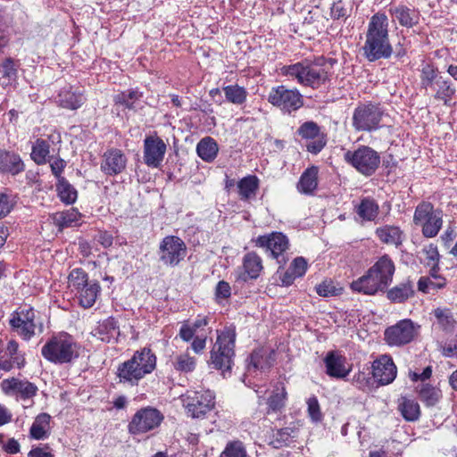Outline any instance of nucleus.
<instances>
[{
    "mask_svg": "<svg viewBox=\"0 0 457 457\" xmlns=\"http://www.w3.org/2000/svg\"><path fill=\"white\" fill-rule=\"evenodd\" d=\"M419 326L411 320H403L385 331V340L389 345L401 346L411 342L418 335Z\"/></svg>",
    "mask_w": 457,
    "mask_h": 457,
    "instance_id": "obj_15",
    "label": "nucleus"
},
{
    "mask_svg": "<svg viewBox=\"0 0 457 457\" xmlns=\"http://www.w3.org/2000/svg\"><path fill=\"white\" fill-rule=\"evenodd\" d=\"M208 331H203L200 334H196L192 338L191 349L197 354L203 353L206 346V340L208 337Z\"/></svg>",
    "mask_w": 457,
    "mask_h": 457,
    "instance_id": "obj_58",
    "label": "nucleus"
},
{
    "mask_svg": "<svg viewBox=\"0 0 457 457\" xmlns=\"http://www.w3.org/2000/svg\"><path fill=\"white\" fill-rule=\"evenodd\" d=\"M437 347L444 356L457 358V340L453 345H449L447 346L443 345V344L440 342H437Z\"/></svg>",
    "mask_w": 457,
    "mask_h": 457,
    "instance_id": "obj_64",
    "label": "nucleus"
},
{
    "mask_svg": "<svg viewBox=\"0 0 457 457\" xmlns=\"http://www.w3.org/2000/svg\"><path fill=\"white\" fill-rule=\"evenodd\" d=\"M268 102L284 113L290 114L303 105V96L297 89H290L286 86H278L270 89Z\"/></svg>",
    "mask_w": 457,
    "mask_h": 457,
    "instance_id": "obj_8",
    "label": "nucleus"
},
{
    "mask_svg": "<svg viewBox=\"0 0 457 457\" xmlns=\"http://www.w3.org/2000/svg\"><path fill=\"white\" fill-rule=\"evenodd\" d=\"M243 269L239 276L243 281L257 278L263 269L262 258L254 252L247 253L243 258Z\"/></svg>",
    "mask_w": 457,
    "mask_h": 457,
    "instance_id": "obj_28",
    "label": "nucleus"
},
{
    "mask_svg": "<svg viewBox=\"0 0 457 457\" xmlns=\"http://www.w3.org/2000/svg\"><path fill=\"white\" fill-rule=\"evenodd\" d=\"M255 245L264 248L270 252L272 258L277 259L278 262L279 257L287 251L289 247V241L286 235L282 232H271L267 235L259 236L254 239Z\"/></svg>",
    "mask_w": 457,
    "mask_h": 457,
    "instance_id": "obj_16",
    "label": "nucleus"
},
{
    "mask_svg": "<svg viewBox=\"0 0 457 457\" xmlns=\"http://www.w3.org/2000/svg\"><path fill=\"white\" fill-rule=\"evenodd\" d=\"M318 167L307 168L300 177L296 186L297 190L304 195L312 194L318 187Z\"/></svg>",
    "mask_w": 457,
    "mask_h": 457,
    "instance_id": "obj_31",
    "label": "nucleus"
},
{
    "mask_svg": "<svg viewBox=\"0 0 457 457\" xmlns=\"http://www.w3.org/2000/svg\"><path fill=\"white\" fill-rule=\"evenodd\" d=\"M289 267L292 272H295L296 276L301 278L307 270V262L303 257H297L292 262Z\"/></svg>",
    "mask_w": 457,
    "mask_h": 457,
    "instance_id": "obj_59",
    "label": "nucleus"
},
{
    "mask_svg": "<svg viewBox=\"0 0 457 457\" xmlns=\"http://www.w3.org/2000/svg\"><path fill=\"white\" fill-rule=\"evenodd\" d=\"M231 295L229 284L224 280L220 281L215 289V295L218 299H227Z\"/></svg>",
    "mask_w": 457,
    "mask_h": 457,
    "instance_id": "obj_63",
    "label": "nucleus"
},
{
    "mask_svg": "<svg viewBox=\"0 0 457 457\" xmlns=\"http://www.w3.org/2000/svg\"><path fill=\"white\" fill-rule=\"evenodd\" d=\"M6 354L9 359L16 364V368L21 369L25 366L26 360L24 353H21L19 349V344L15 340H11L7 344L6 347Z\"/></svg>",
    "mask_w": 457,
    "mask_h": 457,
    "instance_id": "obj_49",
    "label": "nucleus"
},
{
    "mask_svg": "<svg viewBox=\"0 0 457 457\" xmlns=\"http://www.w3.org/2000/svg\"><path fill=\"white\" fill-rule=\"evenodd\" d=\"M330 68V62L319 57L313 61L305 59L294 64L284 65L280 68V73L296 80L303 87L317 89L329 80Z\"/></svg>",
    "mask_w": 457,
    "mask_h": 457,
    "instance_id": "obj_2",
    "label": "nucleus"
},
{
    "mask_svg": "<svg viewBox=\"0 0 457 457\" xmlns=\"http://www.w3.org/2000/svg\"><path fill=\"white\" fill-rule=\"evenodd\" d=\"M345 161L361 175H373L380 164L379 154L367 145H361L355 150H348L344 154Z\"/></svg>",
    "mask_w": 457,
    "mask_h": 457,
    "instance_id": "obj_7",
    "label": "nucleus"
},
{
    "mask_svg": "<svg viewBox=\"0 0 457 457\" xmlns=\"http://www.w3.org/2000/svg\"><path fill=\"white\" fill-rule=\"evenodd\" d=\"M61 143V137L50 135L47 138H37L31 147L30 158L37 165L47 163L52 154H55V144Z\"/></svg>",
    "mask_w": 457,
    "mask_h": 457,
    "instance_id": "obj_20",
    "label": "nucleus"
},
{
    "mask_svg": "<svg viewBox=\"0 0 457 457\" xmlns=\"http://www.w3.org/2000/svg\"><path fill=\"white\" fill-rule=\"evenodd\" d=\"M156 368V355L147 347L136 351L132 357L119 365L117 375L120 382L136 386Z\"/></svg>",
    "mask_w": 457,
    "mask_h": 457,
    "instance_id": "obj_4",
    "label": "nucleus"
},
{
    "mask_svg": "<svg viewBox=\"0 0 457 457\" xmlns=\"http://www.w3.org/2000/svg\"><path fill=\"white\" fill-rule=\"evenodd\" d=\"M3 74L9 79H14L17 76V66L11 59H6L2 65Z\"/></svg>",
    "mask_w": 457,
    "mask_h": 457,
    "instance_id": "obj_61",
    "label": "nucleus"
},
{
    "mask_svg": "<svg viewBox=\"0 0 457 457\" xmlns=\"http://www.w3.org/2000/svg\"><path fill=\"white\" fill-rule=\"evenodd\" d=\"M273 361L272 354L267 353L263 349L253 351L250 355L247 370L250 374L256 370L264 371L272 366Z\"/></svg>",
    "mask_w": 457,
    "mask_h": 457,
    "instance_id": "obj_33",
    "label": "nucleus"
},
{
    "mask_svg": "<svg viewBox=\"0 0 457 457\" xmlns=\"http://www.w3.org/2000/svg\"><path fill=\"white\" fill-rule=\"evenodd\" d=\"M90 281L87 273L83 269L76 268L68 276V287L72 293H75L90 283Z\"/></svg>",
    "mask_w": 457,
    "mask_h": 457,
    "instance_id": "obj_45",
    "label": "nucleus"
},
{
    "mask_svg": "<svg viewBox=\"0 0 457 457\" xmlns=\"http://www.w3.org/2000/svg\"><path fill=\"white\" fill-rule=\"evenodd\" d=\"M226 100L236 105H241L246 101L247 91L244 87L237 84L228 85L222 87Z\"/></svg>",
    "mask_w": 457,
    "mask_h": 457,
    "instance_id": "obj_43",
    "label": "nucleus"
},
{
    "mask_svg": "<svg viewBox=\"0 0 457 457\" xmlns=\"http://www.w3.org/2000/svg\"><path fill=\"white\" fill-rule=\"evenodd\" d=\"M414 294V286L410 280L402 282L387 291V298L394 303H403Z\"/></svg>",
    "mask_w": 457,
    "mask_h": 457,
    "instance_id": "obj_37",
    "label": "nucleus"
},
{
    "mask_svg": "<svg viewBox=\"0 0 457 457\" xmlns=\"http://www.w3.org/2000/svg\"><path fill=\"white\" fill-rule=\"evenodd\" d=\"M389 12L394 21L406 28H412L417 25L420 19V14L415 8L408 7L403 4L392 5Z\"/></svg>",
    "mask_w": 457,
    "mask_h": 457,
    "instance_id": "obj_23",
    "label": "nucleus"
},
{
    "mask_svg": "<svg viewBox=\"0 0 457 457\" xmlns=\"http://www.w3.org/2000/svg\"><path fill=\"white\" fill-rule=\"evenodd\" d=\"M187 253L185 242L177 236H166L159 245V260L164 265L175 267L184 260Z\"/></svg>",
    "mask_w": 457,
    "mask_h": 457,
    "instance_id": "obj_11",
    "label": "nucleus"
},
{
    "mask_svg": "<svg viewBox=\"0 0 457 457\" xmlns=\"http://www.w3.org/2000/svg\"><path fill=\"white\" fill-rule=\"evenodd\" d=\"M398 410L403 417L409 421H413L420 416V406L418 403L406 397H401L399 399Z\"/></svg>",
    "mask_w": 457,
    "mask_h": 457,
    "instance_id": "obj_44",
    "label": "nucleus"
},
{
    "mask_svg": "<svg viewBox=\"0 0 457 457\" xmlns=\"http://www.w3.org/2000/svg\"><path fill=\"white\" fill-rule=\"evenodd\" d=\"M79 346L72 336L66 332L53 335L41 348L42 356L54 364L72 362L79 355Z\"/></svg>",
    "mask_w": 457,
    "mask_h": 457,
    "instance_id": "obj_5",
    "label": "nucleus"
},
{
    "mask_svg": "<svg viewBox=\"0 0 457 457\" xmlns=\"http://www.w3.org/2000/svg\"><path fill=\"white\" fill-rule=\"evenodd\" d=\"M80 217L81 214L76 209L71 208L54 213V221L60 228L72 227L79 224Z\"/></svg>",
    "mask_w": 457,
    "mask_h": 457,
    "instance_id": "obj_42",
    "label": "nucleus"
},
{
    "mask_svg": "<svg viewBox=\"0 0 457 457\" xmlns=\"http://www.w3.org/2000/svg\"><path fill=\"white\" fill-rule=\"evenodd\" d=\"M307 411L313 422H319L322 420V413L320 411V407L319 404L318 398L316 396H312L307 400Z\"/></svg>",
    "mask_w": 457,
    "mask_h": 457,
    "instance_id": "obj_54",
    "label": "nucleus"
},
{
    "mask_svg": "<svg viewBox=\"0 0 457 457\" xmlns=\"http://www.w3.org/2000/svg\"><path fill=\"white\" fill-rule=\"evenodd\" d=\"M396 374V366L389 355H381L372 362V376L381 386L391 384Z\"/></svg>",
    "mask_w": 457,
    "mask_h": 457,
    "instance_id": "obj_22",
    "label": "nucleus"
},
{
    "mask_svg": "<svg viewBox=\"0 0 457 457\" xmlns=\"http://www.w3.org/2000/svg\"><path fill=\"white\" fill-rule=\"evenodd\" d=\"M128 158L122 150L110 148L101 156L100 170L109 177H114L122 173L127 167Z\"/></svg>",
    "mask_w": 457,
    "mask_h": 457,
    "instance_id": "obj_18",
    "label": "nucleus"
},
{
    "mask_svg": "<svg viewBox=\"0 0 457 457\" xmlns=\"http://www.w3.org/2000/svg\"><path fill=\"white\" fill-rule=\"evenodd\" d=\"M208 323V319L201 316H198L191 324L184 323L179 329L180 338L185 342H189L195 335L200 334L203 331H208V333H211V328H206Z\"/></svg>",
    "mask_w": 457,
    "mask_h": 457,
    "instance_id": "obj_32",
    "label": "nucleus"
},
{
    "mask_svg": "<svg viewBox=\"0 0 457 457\" xmlns=\"http://www.w3.org/2000/svg\"><path fill=\"white\" fill-rule=\"evenodd\" d=\"M388 18L384 12L373 14L368 23L363 55L370 62L389 58L393 48L389 41Z\"/></svg>",
    "mask_w": 457,
    "mask_h": 457,
    "instance_id": "obj_1",
    "label": "nucleus"
},
{
    "mask_svg": "<svg viewBox=\"0 0 457 457\" xmlns=\"http://www.w3.org/2000/svg\"><path fill=\"white\" fill-rule=\"evenodd\" d=\"M295 430L291 428H283L278 429L274 434V437L278 443L287 444L290 441L291 438L295 436Z\"/></svg>",
    "mask_w": 457,
    "mask_h": 457,
    "instance_id": "obj_62",
    "label": "nucleus"
},
{
    "mask_svg": "<svg viewBox=\"0 0 457 457\" xmlns=\"http://www.w3.org/2000/svg\"><path fill=\"white\" fill-rule=\"evenodd\" d=\"M413 221L415 226L420 227L425 237H428V204L422 203L417 206Z\"/></svg>",
    "mask_w": 457,
    "mask_h": 457,
    "instance_id": "obj_47",
    "label": "nucleus"
},
{
    "mask_svg": "<svg viewBox=\"0 0 457 457\" xmlns=\"http://www.w3.org/2000/svg\"><path fill=\"white\" fill-rule=\"evenodd\" d=\"M167 145L157 135L146 136L144 139V162L151 168H159L163 162Z\"/></svg>",
    "mask_w": 457,
    "mask_h": 457,
    "instance_id": "obj_17",
    "label": "nucleus"
},
{
    "mask_svg": "<svg viewBox=\"0 0 457 457\" xmlns=\"http://www.w3.org/2000/svg\"><path fill=\"white\" fill-rule=\"evenodd\" d=\"M287 392L283 382H277L271 395L268 398L269 411H278L285 406Z\"/></svg>",
    "mask_w": 457,
    "mask_h": 457,
    "instance_id": "obj_40",
    "label": "nucleus"
},
{
    "mask_svg": "<svg viewBox=\"0 0 457 457\" xmlns=\"http://www.w3.org/2000/svg\"><path fill=\"white\" fill-rule=\"evenodd\" d=\"M47 162L50 164L52 174L57 180L65 179L62 174L66 167V162L60 157L59 149H57L56 154H52V158H50Z\"/></svg>",
    "mask_w": 457,
    "mask_h": 457,
    "instance_id": "obj_51",
    "label": "nucleus"
},
{
    "mask_svg": "<svg viewBox=\"0 0 457 457\" xmlns=\"http://www.w3.org/2000/svg\"><path fill=\"white\" fill-rule=\"evenodd\" d=\"M441 211H430V237L437 235L443 225Z\"/></svg>",
    "mask_w": 457,
    "mask_h": 457,
    "instance_id": "obj_57",
    "label": "nucleus"
},
{
    "mask_svg": "<svg viewBox=\"0 0 457 457\" xmlns=\"http://www.w3.org/2000/svg\"><path fill=\"white\" fill-rule=\"evenodd\" d=\"M430 264H432V268L430 269V289L443 288L446 285V279L437 274V263L435 262L434 253H430Z\"/></svg>",
    "mask_w": 457,
    "mask_h": 457,
    "instance_id": "obj_52",
    "label": "nucleus"
},
{
    "mask_svg": "<svg viewBox=\"0 0 457 457\" xmlns=\"http://www.w3.org/2000/svg\"><path fill=\"white\" fill-rule=\"evenodd\" d=\"M237 188L241 200L254 198L259 188V179L254 175H248L238 181Z\"/></svg>",
    "mask_w": 457,
    "mask_h": 457,
    "instance_id": "obj_38",
    "label": "nucleus"
},
{
    "mask_svg": "<svg viewBox=\"0 0 457 457\" xmlns=\"http://www.w3.org/2000/svg\"><path fill=\"white\" fill-rule=\"evenodd\" d=\"M384 111L379 104H365L357 106L353 114V126L358 131H371L379 128Z\"/></svg>",
    "mask_w": 457,
    "mask_h": 457,
    "instance_id": "obj_10",
    "label": "nucleus"
},
{
    "mask_svg": "<svg viewBox=\"0 0 457 457\" xmlns=\"http://www.w3.org/2000/svg\"><path fill=\"white\" fill-rule=\"evenodd\" d=\"M297 132L303 139L308 141L306 148L312 154H319L327 145L326 135L314 121H305L299 127Z\"/></svg>",
    "mask_w": 457,
    "mask_h": 457,
    "instance_id": "obj_19",
    "label": "nucleus"
},
{
    "mask_svg": "<svg viewBox=\"0 0 457 457\" xmlns=\"http://www.w3.org/2000/svg\"><path fill=\"white\" fill-rule=\"evenodd\" d=\"M214 395L210 390L195 391L184 399V406L187 416L194 419L204 418L215 404Z\"/></svg>",
    "mask_w": 457,
    "mask_h": 457,
    "instance_id": "obj_12",
    "label": "nucleus"
},
{
    "mask_svg": "<svg viewBox=\"0 0 457 457\" xmlns=\"http://www.w3.org/2000/svg\"><path fill=\"white\" fill-rule=\"evenodd\" d=\"M93 337L97 339L105 342L112 343L116 342L120 336V327L118 321L109 317L102 321H99L97 326L92 330Z\"/></svg>",
    "mask_w": 457,
    "mask_h": 457,
    "instance_id": "obj_24",
    "label": "nucleus"
},
{
    "mask_svg": "<svg viewBox=\"0 0 457 457\" xmlns=\"http://www.w3.org/2000/svg\"><path fill=\"white\" fill-rule=\"evenodd\" d=\"M430 82L432 83L434 89L436 90L435 97L443 100L446 104L454 94L455 90L446 81H433V79L430 78Z\"/></svg>",
    "mask_w": 457,
    "mask_h": 457,
    "instance_id": "obj_48",
    "label": "nucleus"
},
{
    "mask_svg": "<svg viewBox=\"0 0 457 457\" xmlns=\"http://www.w3.org/2000/svg\"><path fill=\"white\" fill-rule=\"evenodd\" d=\"M316 292L320 296L328 297L337 295L338 289L331 280H324L316 286Z\"/></svg>",
    "mask_w": 457,
    "mask_h": 457,
    "instance_id": "obj_56",
    "label": "nucleus"
},
{
    "mask_svg": "<svg viewBox=\"0 0 457 457\" xmlns=\"http://www.w3.org/2000/svg\"><path fill=\"white\" fill-rule=\"evenodd\" d=\"M435 316L440 327L446 331H451L454 328L455 320L449 309H436Z\"/></svg>",
    "mask_w": 457,
    "mask_h": 457,
    "instance_id": "obj_50",
    "label": "nucleus"
},
{
    "mask_svg": "<svg viewBox=\"0 0 457 457\" xmlns=\"http://www.w3.org/2000/svg\"><path fill=\"white\" fill-rule=\"evenodd\" d=\"M1 388L6 395L14 397L17 401L31 403L38 391L34 383L26 378L14 377L4 379L1 382Z\"/></svg>",
    "mask_w": 457,
    "mask_h": 457,
    "instance_id": "obj_14",
    "label": "nucleus"
},
{
    "mask_svg": "<svg viewBox=\"0 0 457 457\" xmlns=\"http://www.w3.org/2000/svg\"><path fill=\"white\" fill-rule=\"evenodd\" d=\"M35 311L29 306H21L11 315L10 325L22 339L29 341L36 334Z\"/></svg>",
    "mask_w": 457,
    "mask_h": 457,
    "instance_id": "obj_13",
    "label": "nucleus"
},
{
    "mask_svg": "<svg viewBox=\"0 0 457 457\" xmlns=\"http://www.w3.org/2000/svg\"><path fill=\"white\" fill-rule=\"evenodd\" d=\"M162 413L153 407H145L138 410L131 418L128 425L131 435H141L157 428L162 422Z\"/></svg>",
    "mask_w": 457,
    "mask_h": 457,
    "instance_id": "obj_9",
    "label": "nucleus"
},
{
    "mask_svg": "<svg viewBox=\"0 0 457 457\" xmlns=\"http://www.w3.org/2000/svg\"><path fill=\"white\" fill-rule=\"evenodd\" d=\"M217 339L211 351V363L222 370L223 376L230 373L235 356L236 330L235 328H224L217 331Z\"/></svg>",
    "mask_w": 457,
    "mask_h": 457,
    "instance_id": "obj_6",
    "label": "nucleus"
},
{
    "mask_svg": "<svg viewBox=\"0 0 457 457\" xmlns=\"http://www.w3.org/2000/svg\"><path fill=\"white\" fill-rule=\"evenodd\" d=\"M219 146L217 142L211 137L202 138L196 145L198 156L206 162H212L217 157Z\"/></svg>",
    "mask_w": 457,
    "mask_h": 457,
    "instance_id": "obj_35",
    "label": "nucleus"
},
{
    "mask_svg": "<svg viewBox=\"0 0 457 457\" xmlns=\"http://www.w3.org/2000/svg\"><path fill=\"white\" fill-rule=\"evenodd\" d=\"M376 237L384 244L400 246L403 240V232L397 226L385 225L377 228Z\"/></svg>",
    "mask_w": 457,
    "mask_h": 457,
    "instance_id": "obj_30",
    "label": "nucleus"
},
{
    "mask_svg": "<svg viewBox=\"0 0 457 457\" xmlns=\"http://www.w3.org/2000/svg\"><path fill=\"white\" fill-rule=\"evenodd\" d=\"M101 287L96 280H91L90 283L74 293L81 307L91 308L98 296L100 295Z\"/></svg>",
    "mask_w": 457,
    "mask_h": 457,
    "instance_id": "obj_29",
    "label": "nucleus"
},
{
    "mask_svg": "<svg viewBox=\"0 0 457 457\" xmlns=\"http://www.w3.org/2000/svg\"><path fill=\"white\" fill-rule=\"evenodd\" d=\"M55 99L61 107L69 110L79 108L86 100L83 93L71 86H65L61 88Z\"/></svg>",
    "mask_w": 457,
    "mask_h": 457,
    "instance_id": "obj_25",
    "label": "nucleus"
},
{
    "mask_svg": "<svg viewBox=\"0 0 457 457\" xmlns=\"http://www.w3.org/2000/svg\"><path fill=\"white\" fill-rule=\"evenodd\" d=\"M171 367L180 373H190L195 370L196 359L191 356L188 352L175 355L171 361Z\"/></svg>",
    "mask_w": 457,
    "mask_h": 457,
    "instance_id": "obj_39",
    "label": "nucleus"
},
{
    "mask_svg": "<svg viewBox=\"0 0 457 457\" xmlns=\"http://www.w3.org/2000/svg\"><path fill=\"white\" fill-rule=\"evenodd\" d=\"M354 212L359 219H361V222H377L379 215V205L374 198L365 196L361 198L360 202L354 205Z\"/></svg>",
    "mask_w": 457,
    "mask_h": 457,
    "instance_id": "obj_26",
    "label": "nucleus"
},
{
    "mask_svg": "<svg viewBox=\"0 0 457 457\" xmlns=\"http://www.w3.org/2000/svg\"><path fill=\"white\" fill-rule=\"evenodd\" d=\"M52 449L48 445L33 447L28 453V457H54Z\"/></svg>",
    "mask_w": 457,
    "mask_h": 457,
    "instance_id": "obj_60",
    "label": "nucleus"
},
{
    "mask_svg": "<svg viewBox=\"0 0 457 457\" xmlns=\"http://www.w3.org/2000/svg\"><path fill=\"white\" fill-rule=\"evenodd\" d=\"M409 378L420 399L428 403V367L424 368L421 373L410 371Z\"/></svg>",
    "mask_w": 457,
    "mask_h": 457,
    "instance_id": "obj_34",
    "label": "nucleus"
},
{
    "mask_svg": "<svg viewBox=\"0 0 457 457\" xmlns=\"http://www.w3.org/2000/svg\"><path fill=\"white\" fill-rule=\"evenodd\" d=\"M324 364L327 375L337 379L345 378L352 370V364L338 351L328 352L324 358Z\"/></svg>",
    "mask_w": 457,
    "mask_h": 457,
    "instance_id": "obj_21",
    "label": "nucleus"
},
{
    "mask_svg": "<svg viewBox=\"0 0 457 457\" xmlns=\"http://www.w3.org/2000/svg\"><path fill=\"white\" fill-rule=\"evenodd\" d=\"M51 416L43 412L38 414L29 430L30 436L37 440H42L49 436Z\"/></svg>",
    "mask_w": 457,
    "mask_h": 457,
    "instance_id": "obj_36",
    "label": "nucleus"
},
{
    "mask_svg": "<svg viewBox=\"0 0 457 457\" xmlns=\"http://www.w3.org/2000/svg\"><path fill=\"white\" fill-rule=\"evenodd\" d=\"M25 170V164L20 154L0 150V172L17 175Z\"/></svg>",
    "mask_w": 457,
    "mask_h": 457,
    "instance_id": "obj_27",
    "label": "nucleus"
},
{
    "mask_svg": "<svg viewBox=\"0 0 457 457\" xmlns=\"http://www.w3.org/2000/svg\"><path fill=\"white\" fill-rule=\"evenodd\" d=\"M142 93L137 89H129L115 96V104H122L129 110H136V102L142 97Z\"/></svg>",
    "mask_w": 457,
    "mask_h": 457,
    "instance_id": "obj_46",
    "label": "nucleus"
},
{
    "mask_svg": "<svg viewBox=\"0 0 457 457\" xmlns=\"http://www.w3.org/2000/svg\"><path fill=\"white\" fill-rule=\"evenodd\" d=\"M329 14L335 21L340 19L346 20L350 16V12L345 7V4L341 0H338L332 4Z\"/></svg>",
    "mask_w": 457,
    "mask_h": 457,
    "instance_id": "obj_55",
    "label": "nucleus"
},
{
    "mask_svg": "<svg viewBox=\"0 0 457 457\" xmlns=\"http://www.w3.org/2000/svg\"><path fill=\"white\" fill-rule=\"evenodd\" d=\"M56 191L60 200L66 204H71L77 200V190L66 179L57 180Z\"/></svg>",
    "mask_w": 457,
    "mask_h": 457,
    "instance_id": "obj_41",
    "label": "nucleus"
},
{
    "mask_svg": "<svg viewBox=\"0 0 457 457\" xmlns=\"http://www.w3.org/2000/svg\"><path fill=\"white\" fill-rule=\"evenodd\" d=\"M220 457H246L243 444L239 441L228 444Z\"/></svg>",
    "mask_w": 457,
    "mask_h": 457,
    "instance_id": "obj_53",
    "label": "nucleus"
},
{
    "mask_svg": "<svg viewBox=\"0 0 457 457\" xmlns=\"http://www.w3.org/2000/svg\"><path fill=\"white\" fill-rule=\"evenodd\" d=\"M394 273V262L387 254H385L364 275L351 283V289L367 295L384 292L392 282Z\"/></svg>",
    "mask_w": 457,
    "mask_h": 457,
    "instance_id": "obj_3",
    "label": "nucleus"
}]
</instances>
